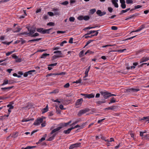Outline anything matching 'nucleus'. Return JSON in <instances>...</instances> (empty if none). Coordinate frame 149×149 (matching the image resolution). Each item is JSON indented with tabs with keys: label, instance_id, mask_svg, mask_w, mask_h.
Masks as SVG:
<instances>
[{
	"label": "nucleus",
	"instance_id": "1",
	"mask_svg": "<svg viewBox=\"0 0 149 149\" xmlns=\"http://www.w3.org/2000/svg\"><path fill=\"white\" fill-rule=\"evenodd\" d=\"M100 93L101 95L103 96L104 98L105 99H107L109 97L111 96V93L108 92L106 91H101Z\"/></svg>",
	"mask_w": 149,
	"mask_h": 149
},
{
	"label": "nucleus",
	"instance_id": "2",
	"mask_svg": "<svg viewBox=\"0 0 149 149\" xmlns=\"http://www.w3.org/2000/svg\"><path fill=\"white\" fill-rule=\"evenodd\" d=\"M52 29V28H50L48 29H44L42 28H37L36 29L37 31L40 33H49V31Z\"/></svg>",
	"mask_w": 149,
	"mask_h": 149
},
{
	"label": "nucleus",
	"instance_id": "3",
	"mask_svg": "<svg viewBox=\"0 0 149 149\" xmlns=\"http://www.w3.org/2000/svg\"><path fill=\"white\" fill-rule=\"evenodd\" d=\"M26 28L27 29L28 31H29V33L30 36L31 37L36 32V28L30 27H27Z\"/></svg>",
	"mask_w": 149,
	"mask_h": 149
},
{
	"label": "nucleus",
	"instance_id": "4",
	"mask_svg": "<svg viewBox=\"0 0 149 149\" xmlns=\"http://www.w3.org/2000/svg\"><path fill=\"white\" fill-rule=\"evenodd\" d=\"M44 118H45V117H43L40 118H38L33 123V125L36 126L39 125L41 123L43 122V119Z\"/></svg>",
	"mask_w": 149,
	"mask_h": 149
},
{
	"label": "nucleus",
	"instance_id": "5",
	"mask_svg": "<svg viewBox=\"0 0 149 149\" xmlns=\"http://www.w3.org/2000/svg\"><path fill=\"white\" fill-rule=\"evenodd\" d=\"M58 52H59V54H60V56H58L57 54H55L53 56V59H56L57 58H60V57H63L64 56L63 54L62 53L61 51H54V54H57Z\"/></svg>",
	"mask_w": 149,
	"mask_h": 149
},
{
	"label": "nucleus",
	"instance_id": "6",
	"mask_svg": "<svg viewBox=\"0 0 149 149\" xmlns=\"http://www.w3.org/2000/svg\"><path fill=\"white\" fill-rule=\"evenodd\" d=\"M90 109L88 108H86L83 110H80L77 114L78 116H81L82 114L89 111Z\"/></svg>",
	"mask_w": 149,
	"mask_h": 149
},
{
	"label": "nucleus",
	"instance_id": "7",
	"mask_svg": "<svg viewBox=\"0 0 149 149\" xmlns=\"http://www.w3.org/2000/svg\"><path fill=\"white\" fill-rule=\"evenodd\" d=\"M61 129V127L60 126H59L57 128L53 130L51 132L50 134H52L56 133V135L58 132V131Z\"/></svg>",
	"mask_w": 149,
	"mask_h": 149
},
{
	"label": "nucleus",
	"instance_id": "8",
	"mask_svg": "<svg viewBox=\"0 0 149 149\" xmlns=\"http://www.w3.org/2000/svg\"><path fill=\"white\" fill-rule=\"evenodd\" d=\"M145 28V26L144 25H141L140 27L138 28V29L136 30L133 31L131 32L130 34L132 33L133 32H137L140 31L143 29Z\"/></svg>",
	"mask_w": 149,
	"mask_h": 149
},
{
	"label": "nucleus",
	"instance_id": "9",
	"mask_svg": "<svg viewBox=\"0 0 149 149\" xmlns=\"http://www.w3.org/2000/svg\"><path fill=\"white\" fill-rule=\"evenodd\" d=\"M99 31V30L97 31L95 34L94 35H91L90 36H88V35H89V34H87V33L84 36L86 38H92L95 36H97L98 33V31Z\"/></svg>",
	"mask_w": 149,
	"mask_h": 149
},
{
	"label": "nucleus",
	"instance_id": "10",
	"mask_svg": "<svg viewBox=\"0 0 149 149\" xmlns=\"http://www.w3.org/2000/svg\"><path fill=\"white\" fill-rule=\"evenodd\" d=\"M96 13L99 16H101L106 14L105 12H102L100 10H98L97 12Z\"/></svg>",
	"mask_w": 149,
	"mask_h": 149
},
{
	"label": "nucleus",
	"instance_id": "11",
	"mask_svg": "<svg viewBox=\"0 0 149 149\" xmlns=\"http://www.w3.org/2000/svg\"><path fill=\"white\" fill-rule=\"evenodd\" d=\"M13 87V86H9L7 87L1 88V90L2 91H9L10 89L12 88Z\"/></svg>",
	"mask_w": 149,
	"mask_h": 149
},
{
	"label": "nucleus",
	"instance_id": "12",
	"mask_svg": "<svg viewBox=\"0 0 149 149\" xmlns=\"http://www.w3.org/2000/svg\"><path fill=\"white\" fill-rule=\"evenodd\" d=\"M139 14H138V13H135L134 14H133L132 15H130L128 18H126L125 19V20H128L129 19H131V18H132L133 17H137V16L139 15Z\"/></svg>",
	"mask_w": 149,
	"mask_h": 149
},
{
	"label": "nucleus",
	"instance_id": "13",
	"mask_svg": "<svg viewBox=\"0 0 149 149\" xmlns=\"http://www.w3.org/2000/svg\"><path fill=\"white\" fill-rule=\"evenodd\" d=\"M12 83L10 81H8V80L5 79L4 80L3 83L1 84V86H3L5 85L8 84H11Z\"/></svg>",
	"mask_w": 149,
	"mask_h": 149
},
{
	"label": "nucleus",
	"instance_id": "14",
	"mask_svg": "<svg viewBox=\"0 0 149 149\" xmlns=\"http://www.w3.org/2000/svg\"><path fill=\"white\" fill-rule=\"evenodd\" d=\"M83 101V100L82 98H81L78 99L76 101L75 104L76 105H79L81 104L82 101Z\"/></svg>",
	"mask_w": 149,
	"mask_h": 149
},
{
	"label": "nucleus",
	"instance_id": "15",
	"mask_svg": "<svg viewBox=\"0 0 149 149\" xmlns=\"http://www.w3.org/2000/svg\"><path fill=\"white\" fill-rule=\"evenodd\" d=\"M54 12V15H58L59 13V11L58 9L57 8H54L53 10Z\"/></svg>",
	"mask_w": 149,
	"mask_h": 149
},
{
	"label": "nucleus",
	"instance_id": "16",
	"mask_svg": "<svg viewBox=\"0 0 149 149\" xmlns=\"http://www.w3.org/2000/svg\"><path fill=\"white\" fill-rule=\"evenodd\" d=\"M106 102V101H105L104 100H102V101H98L96 102V103L98 106H99L102 104V103H105Z\"/></svg>",
	"mask_w": 149,
	"mask_h": 149
},
{
	"label": "nucleus",
	"instance_id": "17",
	"mask_svg": "<svg viewBox=\"0 0 149 149\" xmlns=\"http://www.w3.org/2000/svg\"><path fill=\"white\" fill-rule=\"evenodd\" d=\"M149 60V58L148 57H144L142 58L141 59V62L140 63H141L142 62L146 61Z\"/></svg>",
	"mask_w": 149,
	"mask_h": 149
},
{
	"label": "nucleus",
	"instance_id": "18",
	"mask_svg": "<svg viewBox=\"0 0 149 149\" xmlns=\"http://www.w3.org/2000/svg\"><path fill=\"white\" fill-rule=\"evenodd\" d=\"M69 124L68 123H62L58 125L60 126L61 127V128H63L64 127L67 126Z\"/></svg>",
	"mask_w": 149,
	"mask_h": 149
},
{
	"label": "nucleus",
	"instance_id": "19",
	"mask_svg": "<svg viewBox=\"0 0 149 149\" xmlns=\"http://www.w3.org/2000/svg\"><path fill=\"white\" fill-rule=\"evenodd\" d=\"M48 111V106L47 105L46 107L42 109V113H44L45 112H47Z\"/></svg>",
	"mask_w": 149,
	"mask_h": 149
},
{
	"label": "nucleus",
	"instance_id": "20",
	"mask_svg": "<svg viewBox=\"0 0 149 149\" xmlns=\"http://www.w3.org/2000/svg\"><path fill=\"white\" fill-rule=\"evenodd\" d=\"M56 133L53 134V135L52 136L50 137L49 138L48 140V141H51L52 140L54 139L55 137L56 136Z\"/></svg>",
	"mask_w": 149,
	"mask_h": 149
},
{
	"label": "nucleus",
	"instance_id": "21",
	"mask_svg": "<svg viewBox=\"0 0 149 149\" xmlns=\"http://www.w3.org/2000/svg\"><path fill=\"white\" fill-rule=\"evenodd\" d=\"M139 91V89L137 88H131L130 89V91H132L134 92H136Z\"/></svg>",
	"mask_w": 149,
	"mask_h": 149
},
{
	"label": "nucleus",
	"instance_id": "22",
	"mask_svg": "<svg viewBox=\"0 0 149 149\" xmlns=\"http://www.w3.org/2000/svg\"><path fill=\"white\" fill-rule=\"evenodd\" d=\"M116 108V107L115 106H113L111 107H109L106 108L105 109L109 110V109H111L112 110H114V109H115Z\"/></svg>",
	"mask_w": 149,
	"mask_h": 149
},
{
	"label": "nucleus",
	"instance_id": "23",
	"mask_svg": "<svg viewBox=\"0 0 149 149\" xmlns=\"http://www.w3.org/2000/svg\"><path fill=\"white\" fill-rule=\"evenodd\" d=\"M49 55V54H48L47 53H44L40 57L41 58H45L47 56Z\"/></svg>",
	"mask_w": 149,
	"mask_h": 149
},
{
	"label": "nucleus",
	"instance_id": "24",
	"mask_svg": "<svg viewBox=\"0 0 149 149\" xmlns=\"http://www.w3.org/2000/svg\"><path fill=\"white\" fill-rule=\"evenodd\" d=\"M21 29L19 28H15L14 29L13 31V32H19L20 30H21Z\"/></svg>",
	"mask_w": 149,
	"mask_h": 149
},
{
	"label": "nucleus",
	"instance_id": "25",
	"mask_svg": "<svg viewBox=\"0 0 149 149\" xmlns=\"http://www.w3.org/2000/svg\"><path fill=\"white\" fill-rule=\"evenodd\" d=\"M96 9H93L90 10L89 12V14L92 15L96 12Z\"/></svg>",
	"mask_w": 149,
	"mask_h": 149
},
{
	"label": "nucleus",
	"instance_id": "26",
	"mask_svg": "<svg viewBox=\"0 0 149 149\" xmlns=\"http://www.w3.org/2000/svg\"><path fill=\"white\" fill-rule=\"evenodd\" d=\"M41 39V38H37L36 39H33L31 40H29L28 41V42H35L36 41H38L40 40Z\"/></svg>",
	"mask_w": 149,
	"mask_h": 149
},
{
	"label": "nucleus",
	"instance_id": "27",
	"mask_svg": "<svg viewBox=\"0 0 149 149\" xmlns=\"http://www.w3.org/2000/svg\"><path fill=\"white\" fill-rule=\"evenodd\" d=\"M45 137L42 138L37 143V144H38V143H40L42 141H44V140H45V137L47 136V134H45Z\"/></svg>",
	"mask_w": 149,
	"mask_h": 149
},
{
	"label": "nucleus",
	"instance_id": "28",
	"mask_svg": "<svg viewBox=\"0 0 149 149\" xmlns=\"http://www.w3.org/2000/svg\"><path fill=\"white\" fill-rule=\"evenodd\" d=\"M143 139H149V134H146L143 137Z\"/></svg>",
	"mask_w": 149,
	"mask_h": 149
},
{
	"label": "nucleus",
	"instance_id": "29",
	"mask_svg": "<svg viewBox=\"0 0 149 149\" xmlns=\"http://www.w3.org/2000/svg\"><path fill=\"white\" fill-rule=\"evenodd\" d=\"M70 132H71V131H70V130L69 128H68L67 130H64L63 132V133L64 134H69L70 133Z\"/></svg>",
	"mask_w": 149,
	"mask_h": 149
},
{
	"label": "nucleus",
	"instance_id": "30",
	"mask_svg": "<svg viewBox=\"0 0 149 149\" xmlns=\"http://www.w3.org/2000/svg\"><path fill=\"white\" fill-rule=\"evenodd\" d=\"M116 102V100L115 98L114 97H112L111 99L110 102L109 103V104H110L111 103H114Z\"/></svg>",
	"mask_w": 149,
	"mask_h": 149
},
{
	"label": "nucleus",
	"instance_id": "31",
	"mask_svg": "<svg viewBox=\"0 0 149 149\" xmlns=\"http://www.w3.org/2000/svg\"><path fill=\"white\" fill-rule=\"evenodd\" d=\"M89 18L90 17L88 15H85L84 17V19L85 21L88 20Z\"/></svg>",
	"mask_w": 149,
	"mask_h": 149
},
{
	"label": "nucleus",
	"instance_id": "32",
	"mask_svg": "<svg viewBox=\"0 0 149 149\" xmlns=\"http://www.w3.org/2000/svg\"><path fill=\"white\" fill-rule=\"evenodd\" d=\"M81 143H77L74 144L75 148H77L80 146Z\"/></svg>",
	"mask_w": 149,
	"mask_h": 149
},
{
	"label": "nucleus",
	"instance_id": "33",
	"mask_svg": "<svg viewBox=\"0 0 149 149\" xmlns=\"http://www.w3.org/2000/svg\"><path fill=\"white\" fill-rule=\"evenodd\" d=\"M88 98H93L95 96V95L93 94H88Z\"/></svg>",
	"mask_w": 149,
	"mask_h": 149
},
{
	"label": "nucleus",
	"instance_id": "34",
	"mask_svg": "<svg viewBox=\"0 0 149 149\" xmlns=\"http://www.w3.org/2000/svg\"><path fill=\"white\" fill-rule=\"evenodd\" d=\"M66 74L65 72H62L60 73H56L55 74V75H63Z\"/></svg>",
	"mask_w": 149,
	"mask_h": 149
},
{
	"label": "nucleus",
	"instance_id": "35",
	"mask_svg": "<svg viewBox=\"0 0 149 149\" xmlns=\"http://www.w3.org/2000/svg\"><path fill=\"white\" fill-rule=\"evenodd\" d=\"M146 120V121L149 120V116L144 117L143 118H142L141 119V120Z\"/></svg>",
	"mask_w": 149,
	"mask_h": 149
},
{
	"label": "nucleus",
	"instance_id": "36",
	"mask_svg": "<svg viewBox=\"0 0 149 149\" xmlns=\"http://www.w3.org/2000/svg\"><path fill=\"white\" fill-rule=\"evenodd\" d=\"M84 50H82L81 51L80 53H79V55L80 57H81L83 56H84Z\"/></svg>",
	"mask_w": 149,
	"mask_h": 149
},
{
	"label": "nucleus",
	"instance_id": "37",
	"mask_svg": "<svg viewBox=\"0 0 149 149\" xmlns=\"http://www.w3.org/2000/svg\"><path fill=\"white\" fill-rule=\"evenodd\" d=\"M80 121V120H77L75 121L74 122L72 123V124H71L70 125V126H72V125H74L76 124L78 122H79Z\"/></svg>",
	"mask_w": 149,
	"mask_h": 149
},
{
	"label": "nucleus",
	"instance_id": "38",
	"mask_svg": "<svg viewBox=\"0 0 149 149\" xmlns=\"http://www.w3.org/2000/svg\"><path fill=\"white\" fill-rule=\"evenodd\" d=\"M94 40H88L87 42L86 43V44L85 46H84V47L87 46L91 42H92Z\"/></svg>",
	"mask_w": 149,
	"mask_h": 149
},
{
	"label": "nucleus",
	"instance_id": "39",
	"mask_svg": "<svg viewBox=\"0 0 149 149\" xmlns=\"http://www.w3.org/2000/svg\"><path fill=\"white\" fill-rule=\"evenodd\" d=\"M89 71L88 70H86L85 72V75L84 77V78H85L87 77L88 76V72Z\"/></svg>",
	"mask_w": 149,
	"mask_h": 149
},
{
	"label": "nucleus",
	"instance_id": "40",
	"mask_svg": "<svg viewBox=\"0 0 149 149\" xmlns=\"http://www.w3.org/2000/svg\"><path fill=\"white\" fill-rule=\"evenodd\" d=\"M7 106L8 107H9V109H11L14 108V106L11 104H8L7 105Z\"/></svg>",
	"mask_w": 149,
	"mask_h": 149
},
{
	"label": "nucleus",
	"instance_id": "41",
	"mask_svg": "<svg viewBox=\"0 0 149 149\" xmlns=\"http://www.w3.org/2000/svg\"><path fill=\"white\" fill-rule=\"evenodd\" d=\"M126 0V3H127L128 4H130V3H133V1L132 0Z\"/></svg>",
	"mask_w": 149,
	"mask_h": 149
},
{
	"label": "nucleus",
	"instance_id": "42",
	"mask_svg": "<svg viewBox=\"0 0 149 149\" xmlns=\"http://www.w3.org/2000/svg\"><path fill=\"white\" fill-rule=\"evenodd\" d=\"M117 2H112V3L114 5V6L116 8H118V4Z\"/></svg>",
	"mask_w": 149,
	"mask_h": 149
},
{
	"label": "nucleus",
	"instance_id": "43",
	"mask_svg": "<svg viewBox=\"0 0 149 149\" xmlns=\"http://www.w3.org/2000/svg\"><path fill=\"white\" fill-rule=\"evenodd\" d=\"M60 101H59L58 100V99H56V100H55V102L60 103L61 102H63V100L62 99H60Z\"/></svg>",
	"mask_w": 149,
	"mask_h": 149
},
{
	"label": "nucleus",
	"instance_id": "44",
	"mask_svg": "<svg viewBox=\"0 0 149 149\" xmlns=\"http://www.w3.org/2000/svg\"><path fill=\"white\" fill-rule=\"evenodd\" d=\"M97 31H90L88 32V33H87V34H91V33H93L95 32L96 33V32Z\"/></svg>",
	"mask_w": 149,
	"mask_h": 149
},
{
	"label": "nucleus",
	"instance_id": "45",
	"mask_svg": "<svg viewBox=\"0 0 149 149\" xmlns=\"http://www.w3.org/2000/svg\"><path fill=\"white\" fill-rule=\"evenodd\" d=\"M21 34L23 35H26L28 36H30L29 34V32L28 33L27 32L25 31L24 32H22L21 33Z\"/></svg>",
	"mask_w": 149,
	"mask_h": 149
},
{
	"label": "nucleus",
	"instance_id": "46",
	"mask_svg": "<svg viewBox=\"0 0 149 149\" xmlns=\"http://www.w3.org/2000/svg\"><path fill=\"white\" fill-rule=\"evenodd\" d=\"M121 8L123 9L125 8L126 7V4H125V3L121 4Z\"/></svg>",
	"mask_w": 149,
	"mask_h": 149
},
{
	"label": "nucleus",
	"instance_id": "47",
	"mask_svg": "<svg viewBox=\"0 0 149 149\" xmlns=\"http://www.w3.org/2000/svg\"><path fill=\"white\" fill-rule=\"evenodd\" d=\"M69 21L71 22H74L75 20V18L74 17H70L69 19Z\"/></svg>",
	"mask_w": 149,
	"mask_h": 149
},
{
	"label": "nucleus",
	"instance_id": "48",
	"mask_svg": "<svg viewBox=\"0 0 149 149\" xmlns=\"http://www.w3.org/2000/svg\"><path fill=\"white\" fill-rule=\"evenodd\" d=\"M77 19L80 20H81L84 19V17L82 16H80L78 17Z\"/></svg>",
	"mask_w": 149,
	"mask_h": 149
},
{
	"label": "nucleus",
	"instance_id": "49",
	"mask_svg": "<svg viewBox=\"0 0 149 149\" xmlns=\"http://www.w3.org/2000/svg\"><path fill=\"white\" fill-rule=\"evenodd\" d=\"M47 25L54 26V23L52 22H50L47 24Z\"/></svg>",
	"mask_w": 149,
	"mask_h": 149
},
{
	"label": "nucleus",
	"instance_id": "50",
	"mask_svg": "<svg viewBox=\"0 0 149 149\" xmlns=\"http://www.w3.org/2000/svg\"><path fill=\"white\" fill-rule=\"evenodd\" d=\"M145 135L143 134V133L142 132H140V136L142 137V138L143 139V137Z\"/></svg>",
	"mask_w": 149,
	"mask_h": 149
},
{
	"label": "nucleus",
	"instance_id": "51",
	"mask_svg": "<svg viewBox=\"0 0 149 149\" xmlns=\"http://www.w3.org/2000/svg\"><path fill=\"white\" fill-rule=\"evenodd\" d=\"M35 147L34 146H27V147H26L24 149H31L33 148H35Z\"/></svg>",
	"mask_w": 149,
	"mask_h": 149
},
{
	"label": "nucleus",
	"instance_id": "52",
	"mask_svg": "<svg viewBox=\"0 0 149 149\" xmlns=\"http://www.w3.org/2000/svg\"><path fill=\"white\" fill-rule=\"evenodd\" d=\"M67 43V42L65 41V40H64L62 42H61L60 44V45L61 46H63V44L65 43Z\"/></svg>",
	"mask_w": 149,
	"mask_h": 149
},
{
	"label": "nucleus",
	"instance_id": "53",
	"mask_svg": "<svg viewBox=\"0 0 149 149\" xmlns=\"http://www.w3.org/2000/svg\"><path fill=\"white\" fill-rule=\"evenodd\" d=\"M68 4V2L67 1H65L61 3V4L63 5H66Z\"/></svg>",
	"mask_w": 149,
	"mask_h": 149
},
{
	"label": "nucleus",
	"instance_id": "54",
	"mask_svg": "<svg viewBox=\"0 0 149 149\" xmlns=\"http://www.w3.org/2000/svg\"><path fill=\"white\" fill-rule=\"evenodd\" d=\"M50 16H52L54 15V13L51 12H49L47 13Z\"/></svg>",
	"mask_w": 149,
	"mask_h": 149
},
{
	"label": "nucleus",
	"instance_id": "55",
	"mask_svg": "<svg viewBox=\"0 0 149 149\" xmlns=\"http://www.w3.org/2000/svg\"><path fill=\"white\" fill-rule=\"evenodd\" d=\"M69 86L70 84L69 83H67L64 85V87L65 88H68L69 87Z\"/></svg>",
	"mask_w": 149,
	"mask_h": 149
},
{
	"label": "nucleus",
	"instance_id": "56",
	"mask_svg": "<svg viewBox=\"0 0 149 149\" xmlns=\"http://www.w3.org/2000/svg\"><path fill=\"white\" fill-rule=\"evenodd\" d=\"M111 29L112 30H116L118 28L116 26H112L111 27Z\"/></svg>",
	"mask_w": 149,
	"mask_h": 149
},
{
	"label": "nucleus",
	"instance_id": "57",
	"mask_svg": "<svg viewBox=\"0 0 149 149\" xmlns=\"http://www.w3.org/2000/svg\"><path fill=\"white\" fill-rule=\"evenodd\" d=\"M81 80L80 79L76 81H74L73 82L74 83H81Z\"/></svg>",
	"mask_w": 149,
	"mask_h": 149
},
{
	"label": "nucleus",
	"instance_id": "58",
	"mask_svg": "<svg viewBox=\"0 0 149 149\" xmlns=\"http://www.w3.org/2000/svg\"><path fill=\"white\" fill-rule=\"evenodd\" d=\"M39 35V34L38 33H36L33 34L31 36L32 37H36V36H38Z\"/></svg>",
	"mask_w": 149,
	"mask_h": 149
},
{
	"label": "nucleus",
	"instance_id": "59",
	"mask_svg": "<svg viewBox=\"0 0 149 149\" xmlns=\"http://www.w3.org/2000/svg\"><path fill=\"white\" fill-rule=\"evenodd\" d=\"M127 12V10H126V9L125 10H122L121 11L120 13V14L122 15L123 13Z\"/></svg>",
	"mask_w": 149,
	"mask_h": 149
},
{
	"label": "nucleus",
	"instance_id": "60",
	"mask_svg": "<svg viewBox=\"0 0 149 149\" xmlns=\"http://www.w3.org/2000/svg\"><path fill=\"white\" fill-rule=\"evenodd\" d=\"M65 33V31H57V33L58 34V33Z\"/></svg>",
	"mask_w": 149,
	"mask_h": 149
},
{
	"label": "nucleus",
	"instance_id": "61",
	"mask_svg": "<svg viewBox=\"0 0 149 149\" xmlns=\"http://www.w3.org/2000/svg\"><path fill=\"white\" fill-rule=\"evenodd\" d=\"M16 61L17 62H21L22 61V59L20 58H18V57L16 59Z\"/></svg>",
	"mask_w": 149,
	"mask_h": 149
},
{
	"label": "nucleus",
	"instance_id": "62",
	"mask_svg": "<svg viewBox=\"0 0 149 149\" xmlns=\"http://www.w3.org/2000/svg\"><path fill=\"white\" fill-rule=\"evenodd\" d=\"M141 7H142V6H141L138 5L135 6H134V8H135V9H136L140 8H141Z\"/></svg>",
	"mask_w": 149,
	"mask_h": 149
},
{
	"label": "nucleus",
	"instance_id": "63",
	"mask_svg": "<svg viewBox=\"0 0 149 149\" xmlns=\"http://www.w3.org/2000/svg\"><path fill=\"white\" fill-rule=\"evenodd\" d=\"M108 10L110 13H111L113 10V8L111 7H108Z\"/></svg>",
	"mask_w": 149,
	"mask_h": 149
},
{
	"label": "nucleus",
	"instance_id": "64",
	"mask_svg": "<svg viewBox=\"0 0 149 149\" xmlns=\"http://www.w3.org/2000/svg\"><path fill=\"white\" fill-rule=\"evenodd\" d=\"M75 148V147H74V144H72V145H71L70 146L69 149H73V148Z\"/></svg>",
	"mask_w": 149,
	"mask_h": 149
}]
</instances>
